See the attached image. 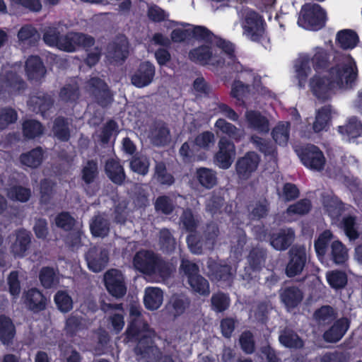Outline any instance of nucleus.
<instances>
[{
	"mask_svg": "<svg viewBox=\"0 0 362 362\" xmlns=\"http://www.w3.org/2000/svg\"><path fill=\"white\" fill-rule=\"evenodd\" d=\"M163 300V292L160 288L157 287H148L146 288L144 303L148 310H157L161 305Z\"/></svg>",
	"mask_w": 362,
	"mask_h": 362,
	"instance_id": "36",
	"label": "nucleus"
},
{
	"mask_svg": "<svg viewBox=\"0 0 362 362\" xmlns=\"http://www.w3.org/2000/svg\"><path fill=\"white\" fill-rule=\"evenodd\" d=\"M31 194V189L29 187L20 185H12L6 190V195L9 199L21 203L28 202Z\"/></svg>",
	"mask_w": 362,
	"mask_h": 362,
	"instance_id": "46",
	"label": "nucleus"
},
{
	"mask_svg": "<svg viewBox=\"0 0 362 362\" xmlns=\"http://www.w3.org/2000/svg\"><path fill=\"white\" fill-rule=\"evenodd\" d=\"M294 236L292 229L289 228L287 230L282 229L279 233H273L270 236V243L277 250H286L292 244Z\"/></svg>",
	"mask_w": 362,
	"mask_h": 362,
	"instance_id": "34",
	"label": "nucleus"
},
{
	"mask_svg": "<svg viewBox=\"0 0 362 362\" xmlns=\"http://www.w3.org/2000/svg\"><path fill=\"white\" fill-rule=\"evenodd\" d=\"M52 131L54 136L61 141H68L71 137L68 119L62 116L55 118Z\"/></svg>",
	"mask_w": 362,
	"mask_h": 362,
	"instance_id": "45",
	"label": "nucleus"
},
{
	"mask_svg": "<svg viewBox=\"0 0 362 362\" xmlns=\"http://www.w3.org/2000/svg\"><path fill=\"white\" fill-rule=\"evenodd\" d=\"M42 124L36 119H26L22 124L23 135L26 139H34L44 133Z\"/></svg>",
	"mask_w": 362,
	"mask_h": 362,
	"instance_id": "42",
	"label": "nucleus"
},
{
	"mask_svg": "<svg viewBox=\"0 0 362 362\" xmlns=\"http://www.w3.org/2000/svg\"><path fill=\"white\" fill-rule=\"evenodd\" d=\"M90 230L93 236L105 238L110 230V221L102 215H96L90 223Z\"/></svg>",
	"mask_w": 362,
	"mask_h": 362,
	"instance_id": "35",
	"label": "nucleus"
},
{
	"mask_svg": "<svg viewBox=\"0 0 362 362\" xmlns=\"http://www.w3.org/2000/svg\"><path fill=\"white\" fill-rule=\"evenodd\" d=\"M326 279L330 287L335 290L344 288L348 282L346 272L341 270H333L327 272Z\"/></svg>",
	"mask_w": 362,
	"mask_h": 362,
	"instance_id": "48",
	"label": "nucleus"
},
{
	"mask_svg": "<svg viewBox=\"0 0 362 362\" xmlns=\"http://www.w3.org/2000/svg\"><path fill=\"white\" fill-rule=\"evenodd\" d=\"M85 257L89 269L93 272H100L108 263L109 252L105 248L94 246L88 250Z\"/></svg>",
	"mask_w": 362,
	"mask_h": 362,
	"instance_id": "15",
	"label": "nucleus"
},
{
	"mask_svg": "<svg viewBox=\"0 0 362 362\" xmlns=\"http://www.w3.org/2000/svg\"><path fill=\"white\" fill-rule=\"evenodd\" d=\"M288 262L285 273L289 278L300 274L307 262L306 250L304 246H295L288 252Z\"/></svg>",
	"mask_w": 362,
	"mask_h": 362,
	"instance_id": "10",
	"label": "nucleus"
},
{
	"mask_svg": "<svg viewBox=\"0 0 362 362\" xmlns=\"http://www.w3.org/2000/svg\"><path fill=\"white\" fill-rule=\"evenodd\" d=\"M154 207L156 211L165 215L171 214L175 209L173 199L167 195L158 197L156 199Z\"/></svg>",
	"mask_w": 362,
	"mask_h": 362,
	"instance_id": "64",
	"label": "nucleus"
},
{
	"mask_svg": "<svg viewBox=\"0 0 362 362\" xmlns=\"http://www.w3.org/2000/svg\"><path fill=\"white\" fill-rule=\"evenodd\" d=\"M362 123L356 116L351 117L343 126L338 127V132L350 138H357L361 135Z\"/></svg>",
	"mask_w": 362,
	"mask_h": 362,
	"instance_id": "44",
	"label": "nucleus"
},
{
	"mask_svg": "<svg viewBox=\"0 0 362 362\" xmlns=\"http://www.w3.org/2000/svg\"><path fill=\"white\" fill-rule=\"evenodd\" d=\"M215 40L216 47L220 48L222 52L224 53L228 59V62H227L228 67L238 62L235 54V47L233 43L217 36Z\"/></svg>",
	"mask_w": 362,
	"mask_h": 362,
	"instance_id": "56",
	"label": "nucleus"
},
{
	"mask_svg": "<svg viewBox=\"0 0 362 362\" xmlns=\"http://www.w3.org/2000/svg\"><path fill=\"white\" fill-rule=\"evenodd\" d=\"M219 235L218 226L210 222L204 228L202 233H190L187 236V243L193 254L201 255L204 250H212Z\"/></svg>",
	"mask_w": 362,
	"mask_h": 362,
	"instance_id": "5",
	"label": "nucleus"
},
{
	"mask_svg": "<svg viewBox=\"0 0 362 362\" xmlns=\"http://www.w3.org/2000/svg\"><path fill=\"white\" fill-rule=\"evenodd\" d=\"M332 238V233L329 230H324L315 240L314 247L319 259L323 258L327 252L329 244Z\"/></svg>",
	"mask_w": 362,
	"mask_h": 362,
	"instance_id": "55",
	"label": "nucleus"
},
{
	"mask_svg": "<svg viewBox=\"0 0 362 362\" xmlns=\"http://www.w3.org/2000/svg\"><path fill=\"white\" fill-rule=\"evenodd\" d=\"M158 243L160 249L167 253L173 252L176 246V240L168 228H163L159 231Z\"/></svg>",
	"mask_w": 362,
	"mask_h": 362,
	"instance_id": "51",
	"label": "nucleus"
},
{
	"mask_svg": "<svg viewBox=\"0 0 362 362\" xmlns=\"http://www.w3.org/2000/svg\"><path fill=\"white\" fill-rule=\"evenodd\" d=\"M310 63V58L308 54L300 56L294 62L293 69L300 89H304L308 82V74L311 71Z\"/></svg>",
	"mask_w": 362,
	"mask_h": 362,
	"instance_id": "25",
	"label": "nucleus"
},
{
	"mask_svg": "<svg viewBox=\"0 0 362 362\" xmlns=\"http://www.w3.org/2000/svg\"><path fill=\"white\" fill-rule=\"evenodd\" d=\"M315 71L326 70L325 74L316 73L310 78V90H344L355 88L358 70L353 58L347 62L336 64L329 67V54L322 47H317L310 58Z\"/></svg>",
	"mask_w": 362,
	"mask_h": 362,
	"instance_id": "1",
	"label": "nucleus"
},
{
	"mask_svg": "<svg viewBox=\"0 0 362 362\" xmlns=\"http://www.w3.org/2000/svg\"><path fill=\"white\" fill-rule=\"evenodd\" d=\"M233 72L238 74L232 83L230 90H250L251 79L247 74L254 72L252 69H247L238 62L230 67Z\"/></svg>",
	"mask_w": 362,
	"mask_h": 362,
	"instance_id": "26",
	"label": "nucleus"
},
{
	"mask_svg": "<svg viewBox=\"0 0 362 362\" xmlns=\"http://www.w3.org/2000/svg\"><path fill=\"white\" fill-rule=\"evenodd\" d=\"M16 329L12 320L6 315H0V341L4 346L13 344Z\"/></svg>",
	"mask_w": 362,
	"mask_h": 362,
	"instance_id": "30",
	"label": "nucleus"
},
{
	"mask_svg": "<svg viewBox=\"0 0 362 362\" xmlns=\"http://www.w3.org/2000/svg\"><path fill=\"white\" fill-rule=\"evenodd\" d=\"M214 127L222 134L228 135L233 139L238 141L240 139L239 129H238L234 124L228 122L225 119H218L215 122Z\"/></svg>",
	"mask_w": 362,
	"mask_h": 362,
	"instance_id": "58",
	"label": "nucleus"
},
{
	"mask_svg": "<svg viewBox=\"0 0 362 362\" xmlns=\"http://www.w3.org/2000/svg\"><path fill=\"white\" fill-rule=\"evenodd\" d=\"M351 321L346 317L337 320L333 325L325 332L323 337L325 341L336 343L346 334L350 327Z\"/></svg>",
	"mask_w": 362,
	"mask_h": 362,
	"instance_id": "23",
	"label": "nucleus"
},
{
	"mask_svg": "<svg viewBox=\"0 0 362 362\" xmlns=\"http://www.w3.org/2000/svg\"><path fill=\"white\" fill-rule=\"evenodd\" d=\"M56 183L49 178H43L40 183V202L49 204L53 198Z\"/></svg>",
	"mask_w": 362,
	"mask_h": 362,
	"instance_id": "52",
	"label": "nucleus"
},
{
	"mask_svg": "<svg viewBox=\"0 0 362 362\" xmlns=\"http://www.w3.org/2000/svg\"><path fill=\"white\" fill-rule=\"evenodd\" d=\"M192 143L199 149L208 151L214 145L215 136L213 132L205 131L197 135Z\"/></svg>",
	"mask_w": 362,
	"mask_h": 362,
	"instance_id": "61",
	"label": "nucleus"
},
{
	"mask_svg": "<svg viewBox=\"0 0 362 362\" xmlns=\"http://www.w3.org/2000/svg\"><path fill=\"white\" fill-rule=\"evenodd\" d=\"M327 13L317 4L306 3L301 6L298 25L308 30L317 31L325 27Z\"/></svg>",
	"mask_w": 362,
	"mask_h": 362,
	"instance_id": "6",
	"label": "nucleus"
},
{
	"mask_svg": "<svg viewBox=\"0 0 362 362\" xmlns=\"http://www.w3.org/2000/svg\"><path fill=\"white\" fill-rule=\"evenodd\" d=\"M24 303L28 310L38 313L46 309L47 298L40 290L31 288L24 294Z\"/></svg>",
	"mask_w": 362,
	"mask_h": 362,
	"instance_id": "22",
	"label": "nucleus"
},
{
	"mask_svg": "<svg viewBox=\"0 0 362 362\" xmlns=\"http://www.w3.org/2000/svg\"><path fill=\"white\" fill-rule=\"evenodd\" d=\"M312 209L311 202L308 199H302L296 203L291 204L286 209L288 215H305Z\"/></svg>",
	"mask_w": 362,
	"mask_h": 362,
	"instance_id": "63",
	"label": "nucleus"
},
{
	"mask_svg": "<svg viewBox=\"0 0 362 362\" xmlns=\"http://www.w3.org/2000/svg\"><path fill=\"white\" fill-rule=\"evenodd\" d=\"M105 171L108 178L115 184L121 185L126 178L124 168L120 163L113 158L108 159L105 165Z\"/></svg>",
	"mask_w": 362,
	"mask_h": 362,
	"instance_id": "32",
	"label": "nucleus"
},
{
	"mask_svg": "<svg viewBox=\"0 0 362 362\" xmlns=\"http://www.w3.org/2000/svg\"><path fill=\"white\" fill-rule=\"evenodd\" d=\"M291 124L288 122H279L272 131V136L276 144L285 146L290 136Z\"/></svg>",
	"mask_w": 362,
	"mask_h": 362,
	"instance_id": "43",
	"label": "nucleus"
},
{
	"mask_svg": "<svg viewBox=\"0 0 362 362\" xmlns=\"http://www.w3.org/2000/svg\"><path fill=\"white\" fill-rule=\"evenodd\" d=\"M85 329L86 320L83 316L73 312L66 318L64 331L67 337L74 338Z\"/></svg>",
	"mask_w": 362,
	"mask_h": 362,
	"instance_id": "28",
	"label": "nucleus"
},
{
	"mask_svg": "<svg viewBox=\"0 0 362 362\" xmlns=\"http://www.w3.org/2000/svg\"><path fill=\"white\" fill-rule=\"evenodd\" d=\"M267 258V250L262 247H252L247 257L248 267L245 268V277L247 280H254L262 270Z\"/></svg>",
	"mask_w": 362,
	"mask_h": 362,
	"instance_id": "14",
	"label": "nucleus"
},
{
	"mask_svg": "<svg viewBox=\"0 0 362 362\" xmlns=\"http://www.w3.org/2000/svg\"><path fill=\"white\" fill-rule=\"evenodd\" d=\"M105 286L108 293L116 298L124 297L127 293L124 277L117 269L108 270L104 275Z\"/></svg>",
	"mask_w": 362,
	"mask_h": 362,
	"instance_id": "12",
	"label": "nucleus"
},
{
	"mask_svg": "<svg viewBox=\"0 0 362 362\" xmlns=\"http://www.w3.org/2000/svg\"><path fill=\"white\" fill-rule=\"evenodd\" d=\"M211 308L216 313L226 310L230 305L228 296L223 292L214 293L211 298Z\"/></svg>",
	"mask_w": 362,
	"mask_h": 362,
	"instance_id": "62",
	"label": "nucleus"
},
{
	"mask_svg": "<svg viewBox=\"0 0 362 362\" xmlns=\"http://www.w3.org/2000/svg\"><path fill=\"white\" fill-rule=\"evenodd\" d=\"M98 175V166L97 161L88 160L86 165L81 170V178L86 185H88L94 182Z\"/></svg>",
	"mask_w": 362,
	"mask_h": 362,
	"instance_id": "59",
	"label": "nucleus"
},
{
	"mask_svg": "<svg viewBox=\"0 0 362 362\" xmlns=\"http://www.w3.org/2000/svg\"><path fill=\"white\" fill-rule=\"evenodd\" d=\"M137 317L133 318L129 322L125 332L126 338L129 341L136 342L137 344L134 349L136 356L141 359H151V355L156 346H153L152 338L143 334L148 329V324L140 317V313L136 312Z\"/></svg>",
	"mask_w": 362,
	"mask_h": 362,
	"instance_id": "2",
	"label": "nucleus"
},
{
	"mask_svg": "<svg viewBox=\"0 0 362 362\" xmlns=\"http://www.w3.org/2000/svg\"><path fill=\"white\" fill-rule=\"evenodd\" d=\"M188 58L194 64L211 65L214 68H223L226 64V59L221 54H213L211 47L207 45H202L189 50Z\"/></svg>",
	"mask_w": 362,
	"mask_h": 362,
	"instance_id": "8",
	"label": "nucleus"
},
{
	"mask_svg": "<svg viewBox=\"0 0 362 362\" xmlns=\"http://www.w3.org/2000/svg\"><path fill=\"white\" fill-rule=\"evenodd\" d=\"M155 73L156 69L151 62H143L132 76V83L139 88H144L152 82Z\"/></svg>",
	"mask_w": 362,
	"mask_h": 362,
	"instance_id": "16",
	"label": "nucleus"
},
{
	"mask_svg": "<svg viewBox=\"0 0 362 362\" xmlns=\"http://www.w3.org/2000/svg\"><path fill=\"white\" fill-rule=\"evenodd\" d=\"M260 157L255 151H248L240 157L235 165V172L241 180H247L254 173L259 164Z\"/></svg>",
	"mask_w": 362,
	"mask_h": 362,
	"instance_id": "11",
	"label": "nucleus"
},
{
	"mask_svg": "<svg viewBox=\"0 0 362 362\" xmlns=\"http://www.w3.org/2000/svg\"><path fill=\"white\" fill-rule=\"evenodd\" d=\"M250 141L254 146L264 156H270L275 158L277 156V148L272 141L264 139L257 135L253 134L250 137Z\"/></svg>",
	"mask_w": 362,
	"mask_h": 362,
	"instance_id": "38",
	"label": "nucleus"
},
{
	"mask_svg": "<svg viewBox=\"0 0 362 362\" xmlns=\"http://www.w3.org/2000/svg\"><path fill=\"white\" fill-rule=\"evenodd\" d=\"M329 258L337 265L344 264L348 259V250L340 240H334L330 245Z\"/></svg>",
	"mask_w": 362,
	"mask_h": 362,
	"instance_id": "39",
	"label": "nucleus"
},
{
	"mask_svg": "<svg viewBox=\"0 0 362 362\" xmlns=\"http://www.w3.org/2000/svg\"><path fill=\"white\" fill-rule=\"evenodd\" d=\"M108 56L115 62H124L129 54V42L127 38L122 35L116 37L107 46Z\"/></svg>",
	"mask_w": 362,
	"mask_h": 362,
	"instance_id": "21",
	"label": "nucleus"
},
{
	"mask_svg": "<svg viewBox=\"0 0 362 362\" xmlns=\"http://www.w3.org/2000/svg\"><path fill=\"white\" fill-rule=\"evenodd\" d=\"M25 71L30 81L40 82L47 70L42 59L37 55H30L25 61Z\"/></svg>",
	"mask_w": 362,
	"mask_h": 362,
	"instance_id": "20",
	"label": "nucleus"
},
{
	"mask_svg": "<svg viewBox=\"0 0 362 362\" xmlns=\"http://www.w3.org/2000/svg\"><path fill=\"white\" fill-rule=\"evenodd\" d=\"M225 199L221 192L213 191L206 201V209L212 215L221 213Z\"/></svg>",
	"mask_w": 362,
	"mask_h": 362,
	"instance_id": "47",
	"label": "nucleus"
},
{
	"mask_svg": "<svg viewBox=\"0 0 362 362\" xmlns=\"http://www.w3.org/2000/svg\"><path fill=\"white\" fill-rule=\"evenodd\" d=\"M332 112V107L330 105H325L317 111L313 124V129L315 133L329 129Z\"/></svg>",
	"mask_w": 362,
	"mask_h": 362,
	"instance_id": "31",
	"label": "nucleus"
},
{
	"mask_svg": "<svg viewBox=\"0 0 362 362\" xmlns=\"http://www.w3.org/2000/svg\"><path fill=\"white\" fill-rule=\"evenodd\" d=\"M149 137L154 146H164L170 141V129L165 122H156L150 129Z\"/></svg>",
	"mask_w": 362,
	"mask_h": 362,
	"instance_id": "27",
	"label": "nucleus"
},
{
	"mask_svg": "<svg viewBox=\"0 0 362 362\" xmlns=\"http://www.w3.org/2000/svg\"><path fill=\"white\" fill-rule=\"evenodd\" d=\"M54 301L57 309L62 313H68L73 309V299L66 291H58L54 296Z\"/></svg>",
	"mask_w": 362,
	"mask_h": 362,
	"instance_id": "50",
	"label": "nucleus"
},
{
	"mask_svg": "<svg viewBox=\"0 0 362 362\" xmlns=\"http://www.w3.org/2000/svg\"><path fill=\"white\" fill-rule=\"evenodd\" d=\"M278 339L282 346L290 350H300L305 346L304 340L288 326L280 329Z\"/></svg>",
	"mask_w": 362,
	"mask_h": 362,
	"instance_id": "19",
	"label": "nucleus"
},
{
	"mask_svg": "<svg viewBox=\"0 0 362 362\" xmlns=\"http://www.w3.org/2000/svg\"><path fill=\"white\" fill-rule=\"evenodd\" d=\"M54 223L57 228L64 231H71L76 225V219L69 212L62 211L55 216Z\"/></svg>",
	"mask_w": 362,
	"mask_h": 362,
	"instance_id": "60",
	"label": "nucleus"
},
{
	"mask_svg": "<svg viewBox=\"0 0 362 362\" xmlns=\"http://www.w3.org/2000/svg\"><path fill=\"white\" fill-rule=\"evenodd\" d=\"M133 265L139 272L146 274H158L168 277L171 274L169 264L152 250L141 249L133 257Z\"/></svg>",
	"mask_w": 362,
	"mask_h": 362,
	"instance_id": "3",
	"label": "nucleus"
},
{
	"mask_svg": "<svg viewBox=\"0 0 362 362\" xmlns=\"http://www.w3.org/2000/svg\"><path fill=\"white\" fill-rule=\"evenodd\" d=\"M95 42V38L89 35L70 32L62 35L58 49L67 52H74L79 48L88 49L93 47Z\"/></svg>",
	"mask_w": 362,
	"mask_h": 362,
	"instance_id": "9",
	"label": "nucleus"
},
{
	"mask_svg": "<svg viewBox=\"0 0 362 362\" xmlns=\"http://www.w3.org/2000/svg\"><path fill=\"white\" fill-rule=\"evenodd\" d=\"M32 234L25 228L16 230V239L11 245V251L16 257H24L30 247Z\"/></svg>",
	"mask_w": 362,
	"mask_h": 362,
	"instance_id": "18",
	"label": "nucleus"
},
{
	"mask_svg": "<svg viewBox=\"0 0 362 362\" xmlns=\"http://www.w3.org/2000/svg\"><path fill=\"white\" fill-rule=\"evenodd\" d=\"M341 225L349 240H355L359 238V233L357 229V220L355 216H344L341 219Z\"/></svg>",
	"mask_w": 362,
	"mask_h": 362,
	"instance_id": "53",
	"label": "nucleus"
},
{
	"mask_svg": "<svg viewBox=\"0 0 362 362\" xmlns=\"http://www.w3.org/2000/svg\"><path fill=\"white\" fill-rule=\"evenodd\" d=\"M208 269L211 279L217 281H228L232 278L231 267L215 260L208 262Z\"/></svg>",
	"mask_w": 362,
	"mask_h": 362,
	"instance_id": "29",
	"label": "nucleus"
},
{
	"mask_svg": "<svg viewBox=\"0 0 362 362\" xmlns=\"http://www.w3.org/2000/svg\"><path fill=\"white\" fill-rule=\"evenodd\" d=\"M190 300L182 294H173L168 303V308L175 317L182 315L190 305Z\"/></svg>",
	"mask_w": 362,
	"mask_h": 362,
	"instance_id": "37",
	"label": "nucleus"
},
{
	"mask_svg": "<svg viewBox=\"0 0 362 362\" xmlns=\"http://www.w3.org/2000/svg\"><path fill=\"white\" fill-rule=\"evenodd\" d=\"M192 291L202 296H208L210 293V286L207 279L201 274L191 277L187 281Z\"/></svg>",
	"mask_w": 362,
	"mask_h": 362,
	"instance_id": "49",
	"label": "nucleus"
},
{
	"mask_svg": "<svg viewBox=\"0 0 362 362\" xmlns=\"http://www.w3.org/2000/svg\"><path fill=\"white\" fill-rule=\"evenodd\" d=\"M196 178L201 186L211 189L217 184L216 172L212 169L201 167L196 170Z\"/></svg>",
	"mask_w": 362,
	"mask_h": 362,
	"instance_id": "40",
	"label": "nucleus"
},
{
	"mask_svg": "<svg viewBox=\"0 0 362 362\" xmlns=\"http://www.w3.org/2000/svg\"><path fill=\"white\" fill-rule=\"evenodd\" d=\"M218 146V151L214 156V161L219 168L228 169L231 166L236 154L235 144L228 138L222 136Z\"/></svg>",
	"mask_w": 362,
	"mask_h": 362,
	"instance_id": "13",
	"label": "nucleus"
},
{
	"mask_svg": "<svg viewBox=\"0 0 362 362\" xmlns=\"http://www.w3.org/2000/svg\"><path fill=\"white\" fill-rule=\"evenodd\" d=\"M281 302L287 310L298 307L303 299V292L297 286H287L279 291Z\"/></svg>",
	"mask_w": 362,
	"mask_h": 362,
	"instance_id": "17",
	"label": "nucleus"
},
{
	"mask_svg": "<svg viewBox=\"0 0 362 362\" xmlns=\"http://www.w3.org/2000/svg\"><path fill=\"white\" fill-rule=\"evenodd\" d=\"M43 158L44 151L41 146L34 148L28 153H23L20 157L22 164L31 168L39 167L42 164Z\"/></svg>",
	"mask_w": 362,
	"mask_h": 362,
	"instance_id": "41",
	"label": "nucleus"
},
{
	"mask_svg": "<svg viewBox=\"0 0 362 362\" xmlns=\"http://www.w3.org/2000/svg\"><path fill=\"white\" fill-rule=\"evenodd\" d=\"M242 28L243 35L251 42L263 44L269 41L263 16L253 9H245Z\"/></svg>",
	"mask_w": 362,
	"mask_h": 362,
	"instance_id": "4",
	"label": "nucleus"
},
{
	"mask_svg": "<svg viewBox=\"0 0 362 362\" xmlns=\"http://www.w3.org/2000/svg\"><path fill=\"white\" fill-rule=\"evenodd\" d=\"M248 127L262 134H267L269 132V121L257 110H247L245 114Z\"/></svg>",
	"mask_w": 362,
	"mask_h": 362,
	"instance_id": "24",
	"label": "nucleus"
},
{
	"mask_svg": "<svg viewBox=\"0 0 362 362\" xmlns=\"http://www.w3.org/2000/svg\"><path fill=\"white\" fill-rule=\"evenodd\" d=\"M129 165L133 172L145 175L148 172L150 161L146 156L135 154L132 156Z\"/></svg>",
	"mask_w": 362,
	"mask_h": 362,
	"instance_id": "57",
	"label": "nucleus"
},
{
	"mask_svg": "<svg viewBox=\"0 0 362 362\" xmlns=\"http://www.w3.org/2000/svg\"><path fill=\"white\" fill-rule=\"evenodd\" d=\"M359 42L357 33L350 29L339 30L336 36V45L344 50L355 48Z\"/></svg>",
	"mask_w": 362,
	"mask_h": 362,
	"instance_id": "33",
	"label": "nucleus"
},
{
	"mask_svg": "<svg viewBox=\"0 0 362 362\" xmlns=\"http://www.w3.org/2000/svg\"><path fill=\"white\" fill-rule=\"evenodd\" d=\"M154 176L161 185L170 186L175 182L173 175L168 172L165 163L163 161L156 162Z\"/></svg>",
	"mask_w": 362,
	"mask_h": 362,
	"instance_id": "54",
	"label": "nucleus"
},
{
	"mask_svg": "<svg viewBox=\"0 0 362 362\" xmlns=\"http://www.w3.org/2000/svg\"><path fill=\"white\" fill-rule=\"evenodd\" d=\"M296 151L305 168L317 172L324 169L326 158L318 146L307 144L296 149Z\"/></svg>",
	"mask_w": 362,
	"mask_h": 362,
	"instance_id": "7",
	"label": "nucleus"
}]
</instances>
